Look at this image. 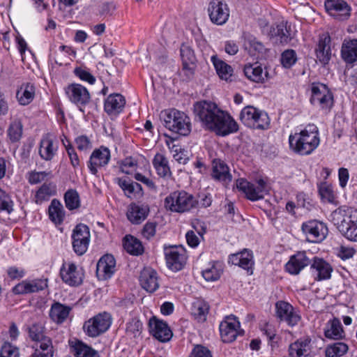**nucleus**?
<instances>
[{"label":"nucleus","instance_id":"obj_63","mask_svg":"<svg viewBox=\"0 0 357 357\" xmlns=\"http://www.w3.org/2000/svg\"><path fill=\"white\" fill-rule=\"evenodd\" d=\"M65 146L72 166L74 168L77 167L79 165V159L73 146L70 144Z\"/></svg>","mask_w":357,"mask_h":357},{"label":"nucleus","instance_id":"obj_44","mask_svg":"<svg viewBox=\"0 0 357 357\" xmlns=\"http://www.w3.org/2000/svg\"><path fill=\"white\" fill-rule=\"evenodd\" d=\"M124 249L130 255H139L144 252L142 243L131 235H126L123 240Z\"/></svg>","mask_w":357,"mask_h":357},{"label":"nucleus","instance_id":"obj_19","mask_svg":"<svg viewBox=\"0 0 357 357\" xmlns=\"http://www.w3.org/2000/svg\"><path fill=\"white\" fill-rule=\"evenodd\" d=\"M60 275L63 282L69 286H79L83 281L84 273L82 269L73 263L63 264L60 270Z\"/></svg>","mask_w":357,"mask_h":357},{"label":"nucleus","instance_id":"obj_1","mask_svg":"<svg viewBox=\"0 0 357 357\" xmlns=\"http://www.w3.org/2000/svg\"><path fill=\"white\" fill-rule=\"evenodd\" d=\"M195 120L205 130L213 132L218 136L225 137L238 130V125L234 118L222 109L215 102L201 100L194 104Z\"/></svg>","mask_w":357,"mask_h":357},{"label":"nucleus","instance_id":"obj_31","mask_svg":"<svg viewBox=\"0 0 357 357\" xmlns=\"http://www.w3.org/2000/svg\"><path fill=\"white\" fill-rule=\"evenodd\" d=\"M139 282L142 287L150 293L155 291L159 287L157 273L151 268L142 271Z\"/></svg>","mask_w":357,"mask_h":357},{"label":"nucleus","instance_id":"obj_37","mask_svg":"<svg viewBox=\"0 0 357 357\" xmlns=\"http://www.w3.org/2000/svg\"><path fill=\"white\" fill-rule=\"evenodd\" d=\"M71 308L60 303H54L50 310V319L56 324L63 323L68 318Z\"/></svg>","mask_w":357,"mask_h":357},{"label":"nucleus","instance_id":"obj_51","mask_svg":"<svg viewBox=\"0 0 357 357\" xmlns=\"http://www.w3.org/2000/svg\"><path fill=\"white\" fill-rule=\"evenodd\" d=\"M167 144L171 152L173 153V158L180 164H186L189 160L188 153L185 150L181 149L179 146L173 144L170 146V143L167 142Z\"/></svg>","mask_w":357,"mask_h":357},{"label":"nucleus","instance_id":"obj_21","mask_svg":"<svg viewBox=\"0 0 357 357\" xmlns=\"http://www.w3.org/2000/svg\"><path fill=\"white\" fill-rule=\"evenodd\" d=\"M47 287V279H35L32 280H24L13 288V292L15 294H25L38 292Z\"/></svg>","mask_w":357,"mask_h":357},{"label":"nucleus","instance_id":"obj_34","mask_svg":"<svg viewBox=\"0 0 357 357\" xmlns=\"http://www.w3.org/2000/svg\"><path fill=\"white\" fill-rule=\"evenodd\" d=\"M153 168L157 174L161 178L172 176V172L167 157L162 153H157L152 160Z\"/></svg>","mask_w":357,"mask_h":357},{"label":"nucleus","instance_id":"obj_17","mask_svg":"<svg viewBox=\"0 0 357 357\" xmlns=\"http://www.w3.org/2000/svg\"><path fill=\"white\" fill-rule=\"evenodd\" d=\"M220 333L224 342H232L240 334V322L234 315L227 317L220 324Z\"/></svg>","mask_w":357,"mask_h":357},{"label":"nucleus","instance_id":"obj_27","mask_svg":"<svg viewBox=\"0 0 357 357\" xmlns=\"http://www.w3.org/2000/svg\"><path fill=\"white\" fill-rule=\"evenodd\" d=\"M310 271L315 280H324L331 278L333 268L323 259L314 257L310 266Z\"/></svg>","mask_w":357,"mask_h":357},{"label":"nucleus","instance_id":"obj_28","mask_svg":"<svg viewBox=\"0 0 357 357\" xmlns=\"http://www.w3.org/2000/svg\"><path fill=\"white\" fill-rule=\"evenodd\" d=\"M36 86L30 82H24L18 86L16 91V99L22 106L29 105L35 98Z\"/></svg>","mask_w":357,"mask_h":357},{"label":"nucleus","instance_id":"obj_58","mask_svg":"<svg viewBox=\"0 0 357 357\" xmlns=\"http://www.w3.org/2000/svg\"><path fill=\"white\" fill-rule=\"evenodd\" d=\"M142 330V323L137 319H132L128 324L126 327V331L128 334L132 335L134 337H137L140 335Z\"/></svg>","mask_w":357,"mask_h":357},{"label":"nucleus","instance_id":"obj_8","mask_svg":"<svg viewBox=\"0 0 357 357\" xmlns=\"http://www.w3.org/2000/svg\"><path fill=\"white\" fill-rule=\"evenodd\" d=\"M112 323V315L109 312H102L86 321L83 330L89 337H96L107 331Z\"/></svg>","mask_w":357,"mask_h":357},{"label":"nucleus","instance_id":"obj_48","mask_svg":"<svg viewBox=\"0 0 357 357\" xmlns=\"http://www.w3.org/2000/svg\"><path fill=\"white\" fill-rule=\"evenodd\" d=\"M55 194V187L51 183H44L36 192V202L42 203Z\"/></svg>","mask_w":357,"mask_h":357},{"label":"nucleus","instance_id":"obj_56","mask_svg":"<svg viewBox=\"0 0 357 357\" xmlns=\"http://www.w3.org/2000/svg\"><path fill=\"white\" fill-rule=\"evenodd\" d=\"M244 45L245 49L248 50L252 54H255V52H262L264 50L263 44L252 37L245 40Z\"/></svg>","mask_w":357,"mask_h":357},{"label":"nucleus","instance_id":"obj_33","mask_svg":"<svg viewBox=\"0 0 357 357\" xmlns=\"http://www.w3.org/2000/svg\"><path fill=\"white\" fill-rule=\"evenodd\" d=\"M331 37L328 35H323L319 38L316 55L322 64H326L331 57Z\"/></svg>","mask_w":357,"mask_h":357},{"label":"nucleus","instance_id":"obj_30","mask_svg":"<svg viewBox=\"0 0 357 357\" xmlns=\"http://www.w3.org/2000/svg\"><path fill=\"white\" fill-rule=\"evenodd\" d=\"M243 72L248 79L257 83H264L268 79V73L264 71L258 63L246 64Z\"/></svg>","mask_w":357,"mask_h":357},{"label":"nucleus","instance_id":"obj_15","mask_svg":"<svg viewBox=\"0 0 357 357\" xmlns=\"http://www.w3.org/2000/svg\"><path fill=\"white\" fill-rule=\"evenodd\" d=\"M211 21L217 25L225 24L229 17V9L222 0H211L208 7Z\"/></svg>","mask_w":357,"mask_h":357},{"label":"nucleus","instance_id":"obj_40","mask_svg":"<svg viewBox=\"0 0 357 357\" xmlns=\"http://www.w3.org/2000/svg\"><path fill=\"white\" fill-rule=\"evenodd\" d=\"M48 213L50 219L56 225H61L65 218V211L62 204L54 199L49 206Z\"/></svg>","mask_w":357,"mask_h":357},{"label":"nucleus","instance_id":"obj_45","mask_svg":"<svg viewBox=\"0 0 357 357\" xmlns=\"http://www.w3.org/2000/svg\"><path fill=\"white\" fill-rule=\"evenodd\" d=\"M208 310V304L203 300L196 301L192 304V314L199 321H204L206 319Z\"/></svg>","mask_w":357,"mask_h":357},{"label":"nucleus","instance_id":"obj_3","mask_svg":"<svg viewBox=\"0 0 357 357\" xmlns=\"http://www.w3.org/2000/svg\"><path fill=\"white\" fill-rule=\"evenodd\" d=\"M331 220L347 239L357 242V209L340 207L331 214Z\"/></svg>","mask_w":357,"mask_h":357},{"label":"nucleus","instance_id":"obj_6","mask_svg":"<svg viewBox=\"0 0 357 357\" xmlns=\"http://www.w3.org/2000/svg\"><path fill=\"white\" fill-rule=\"evenodd\" d=\"M241 121L247 127L266 130L269 128L270 118L268 114L253 106H246L241 112Z\"/></svg>","mask_w":357,"mask_h":357},{"label":"nucleus","instance_id":"obj_52","mask_svg":"<svg viewBox=\"0 0 357 357\" xmlns=\"http://www.w3.org/2000/svg\"><path fill=\"white\" fill-rule=\"evenodd\" d=\"M319 194L324 202L333 203L335 200V195L331 185L326 182L321 183L319 185Z\"/></svg>","mask_w":357,"mask_h":357},{"label":"nucleus","instance_id":"obj_7","mask_svg":"<svg viewBox=\"0 0 357 357\" xmlns=\"http://www.w3.org/2000/svg\"><path fill=\"white\" fill-rule=\"evenodd\" d=\"M310 91V103L321 110L329 112L333 105L334 100L333 93L328 87L319 82L312 83Z\"/></svg>","mask_w":357,"mask_h":357},{"label":"nucleus","instance_id":"obj_12","mask_svg":"<svg viewBox=\"0 0 357 357\" xmlns=\"http://www.w3.org/2000/svg\"><path fill=\"white\" fill-rule=\"evenodd\" d=\"M164 252L166 264L169 269L176 272L183 268L187 256L185 250L182 246L165 247Z\"/></svg>","mask_w":357,"mask_h":357},{"label":"nucleus","instance_id":"obj_18","mask_svg":"<svg viewBox=\"0 0 357 357\" xmlns=\"http://www.w3.org/2000/svg\"><path fill=\"white\" fill-rule=\"evenodd\" d=\"M276 315L280 321H285L289 326H294L301 321V315L287 302L278 301L275 304Z\"/></svg>","mask_w":357,"mask_h":357},{"label":"nucleus","instance_id":"obj_16","mask_svg":"<svg viewBox=\"0 0 357 357\" xmlns=\"http://www.w3.org/2000/svg\"><path fill=\"white\" fill-rule=\"evenodd\" d=\"M110 158L111 153L108 148L101 146L98 149H94L87 162V167L90 172L96 175L98 169L107 166Z\"/></svg>","mask_w":357,"mask_h":357},{"label":"nucleus","instance_id":"obj_43","mask_svg":"<svg viewBox=\"0 0 357 357\" xmlns=\"http://www.w3.org/2000/svg\"><path fill=\"white\" fill-rule=\"evenodd\" d=\"M222 271V264L220 262L213 261L202 270V275L205 280L214 282L220 279Z\"/></svg>","mask_w":357,"mask_h":357},{"label":"nucleus","instance_id":"obj_49","mask_svg":"<svg viewBox=\"0 0 357 357\" xmlns=\"http://www.w3.org/2000/svg\"><path fill=\"white\" fill-rule=\"evenodd\" d=\"M66 206L69 210H74L79 207V196L75 190H68L64 195Z\"/></svg>","mask_w":357,"mask_h":357},{"label":"nucleus","instance_id":"obj_39","mask_svg":"<svg viewBox=\"0 0 357 357\" xmlns=\"http://www.w3.org/2000/svg\"><path fill=\"white\" fill-rule=\"evenodd\" d=\"M326 337L333 340H340L344 337L345 334L340 321L334 318L328 321L324 330Z\"/></svg>","mask_w":357,"mask_h":357},{"label":"nucleus","instance_id":"obj_50","mask_svg":"<svg viewBox=\"0 0 357 357\" xmlns=\"http://www.w3.org/2000/svg\"><path fill=\"white\" fill-rule=\"evenodd\" d=\"M35 348V351H39L40 353L50 354L53 356L54 350L52 342L50 337L45 336L41 340L36 342L35 345L33 347Z\"/></svg>","mask_w":357,"mask_h":357},{"label":"nucleus","instance_id":"obj_26","mask_svg":"<svg viewBox=\"0 0 357 357\" xmlns=\"http://www.w3.org/2000/svg\"><path fill=\"white\" fill-rule=\"evenodd\" d=\"M310 338H301L289 347V357H312L313 356Z\"/></svg>","mask_w":357,"mask_h":357},{"label":"nucleus","instance_id":"obj_42","mask_svg":"<svg viewBox=\"0 0 357 357\" xmlns=\"http://www.w3.org/2000/svg\"><path fill=\"white\" fill-rule=\"evenodd\" d=\"M57 147L54 146L53 140L48 136L44 137L40 143L39 155L45 160H51L56 152Z\"/></svg>","mask_w":357,"mask_h":357},{"label":"nucleus","instance_id":"obj_60","mask_svg":"<svg viewBox=\"0 0 357 357\" xmlns=\"http://www.w3.org/2000/svg\"><path fill=\"white\" fill-rule=\"evenodd\" d=\"M189 357H212V354L208 348L201 344H197Z\"/></svg>","mask_w":357,"mask_h":357},{"label":"nucleus","instance_id":"obj_36","mask_svg":"<svg viewBox=\"0 0 357 357\" xmlns=\"http://www.w3.org/2000/svg\"><path fill=\"white\" fill-rule=\"evenodd\" d=\"M211 60L219 77L225 81H231L234 73L232 67L216 55L212 56Z\"/></svg>","mask_w":357,"mask_h":357},{"label":"nucleus","instance_id":"obj_61","mask_svg":"<svg viewBox=\"0 0 357 357\" xmlns=\"http://www.w3.org/2000/svg\"><path fill=\"white\" fill-rule=\"evenodd\" d=\"M356 252V251L354 248L342 245L338 250L337 255L342 260H347L352 258Z\"/></svg>","mask_w":357,"mask_h":357},{"label":"nucleus","instance_id":"obj_47","mask_svg":"<svg viewBox=\"0 0 357 357\" xmlns=\"http://www.w3.org/2000/svg\"><path fill=\"white\" fill-rule=\"evenodd\" d=\"M22 123L19 119H15L10 123L8 129V136L11 142L20 141L22 136Z\"/></svg>","mask_w":357,"mask_h":357},{"label":"nucleus","instance_id":"obj_11","mask_svg":"<svg viewBox=\"0 0 357 357\" xmlns=\"http://www.w3.org/2000/svg\"><path fill=\"white\" fill-rule=\"evenodd\" d=\"M71 237L74 252L79 256L84 255L90 242L89 228L84 224H78L74 228Z\"/></svg>","mask_w":357,"mask_h":357},{"label":"nucleus","instance_id":"obj_35","mask_svg":"<svg viewBox=\"0 0 357 357\" xmlns=\"http://www.w3.org/2000/svg\"><path fill=\"white\" fill-rule=\"evenodd\" d=\"M268 36L271 38H276L277 40L282 44H287L291 39L287 22L271 26Z\"/></svg>","mask_w":357,"mask_h":357},{"label":"nucleus","instance_id":"obj_32","mask_svg":"<svg viewBox=\"0 0 357 357\" xmlns=\"http://www.w3.org/2000/svg\"><path fill=\"white\" fill-rule=\"evenodd\" d=\"M126 105L125 98L120 93L110 94L105 100V111L109 115L118 114Z\"/></svg>","mask_w":357,"mask_h":357},{"label":"nucleus","instance_id":"obj_25","mask_svg":"<svg viewBox=\"0 0 357 357\" xmlns=\"http://www.w3.org/2000/svg\"><path fill=\"white\" fill-rule=\"evenodd\" d=\"M116 261L112 255L102 257L96 266V274L101 280L110 278L115 271Z\"/></svg>","mask_w":357,"mask_h":357},{"label":"nucleus","instance_id":"obj_59","mask_svg":"<svg viewBox=\"0 0 357 357\" xmlns=\"http://www.w3.org/2000/svg\"><path fill=\"white\" fill-rule=\"evenodd\" d=\"M143 195L142 188L140 184L132 181L131 185L126 191L125 195L130 199H135L142 197Z\"/></svg>","mask_w":357,"mask_h":357},{"label":"nucleus","instance_id":"obj_22","mask_svg":"<svg viewBox=\"0 0 357 357\" xmlns=\"http://www.w3.org/2000/svg\"><path fill=\"white\" fill-rule=\"evenodd\" d=\"M311 262L305 251L297 252L290 257L285 265V270L291 275H298L305 267Z\"/></svg>","mask_w":357,"mask_h":357},{"label":"nucleus","instance_id":"obj_57","mask_svg":"<svg viewBox=\"0 0 357 357\" xmlns=\"http://www.w3.org/2000/svg\"><path fill=\"white\" fill-rule=\"evenodd\" d=\"M19 349L9 342H5L0 351V357H19Z\"/></svg>","mask_w":357,"mask_h":357},{"label":"nucleus","instance_id":"obj_2","mask_svg":"<svg viewBox=\"0 0 357 357\" xmlns=\"http://www.w3.org/2000/svg\"><path fill=\"white\" fill-rule=\"evenodd\" d=\"M289 146L301 155L311 154L319 145V130L314 124H308L299 132L290 135Z\"/></svg>","mask_w":357,"mask_h":357},{"label":"nucleus","instance_id":"obj_55","mask_svg":"<svg viewBox=\"0 0 357 357\" xmlns=\"http://www.w3.org/2000/svg\"><path fill=\"white\" fill-rule=\"evenodd\" d=\"M74 73L81 80L86 82L90 84H93L96 82V77L86 68L77 67L74 70Z\"/></svg>","mask_w":357,"mask_h":357},{"label":"nucleus","instance_id":"obj_62","mask_svg":"<svg viewBox=\"0 0 357 357\" xmlns=\"http://www.w3.org/2000/svg\"><path fill=\"white\" fill-rule=\"evenodd\" d=\"M77 148L79 151H86L91 149V143L90 139L86 135H80L75 138Z\"/></svg>","mask_w":357,"mask_h":357},{"label":"nucleus","instance_id":"obj_24","mask_svg":"<svg viewBox=\"0 0 357 357\" xmlns=\"http://www.w3.org/2000/svg\"><path fill=\"white\" fill-rule=\"evenodd\" d=\"M211 177L216 181L227 185L232 180L228 165L220 159H214L212 162Z\"/></svg>","mask_w":357,"mask_h":357},{"label":"nucleus","instance_id":"obj_53","mask_svg":"<svg viewBox=\"0 0 357 357\" xmlns=\"http://www.w3.org/2000/svg\"><path fill=\"white\" fill-rule=\"evenodd\" d=\"M280 61L284 68H290L297 61L296 52L294 50H287L284 51L282 53Z\"/></svg>","mask_w":357,"mask_h":357},{"label":"nucleus","instance_id":"obj_14","mask_svg":"<svg viewBox=\"0 0 357 357\" xmlns=\"http://www.w3.org/2000/svg\"><path fill=\"white\" fill-rule=\"evenodd\" d=\"M324 7L326 13L337 21H344L351 16V8L344 0H326Z\"/></svg>","mask_w":357,"mask_h":357},{"label":"nucleus","instance_id":"obj_23","mask_svg":"<svg viewBox=\"0 0 357 357\" xmlns=\"http://www.w3.org/2000/svg\"><path fill=\"white\" fill-rule=\"evenodd\" d=\"M229 263L246 270L252 273V269L255 264L253 255L252 251L244 249L243 251L232 254L229 256Z\"/></svg>","mask_w":357,"mask_h":357},{"label":"nucleus","instance_id":"obj_4","mask_svg":"<svg viewBox=\"0 0 357 357\" xmlns=\"http://www.w3.org/2000/svg\"><path fill=\"white\" fill-rule=\"evenodd\" d=\"M165 207L174 213H183L197 207L198 200L193 195L183 190H175L164 200Z\"/></svg>","mask_w":357,"mask_h":357},{"label":"nucleus","instance_id":"obj_9","mask_svg":"<svg viewBox=\"0 0 357 357\" xmlns=\"http://www.w3.org/2000/svg\"><path fill=\"white\" fill-rule=\"evenodd\" d=\"M236 187L244 192L246 197L251 201L263 199L268 192L267 183L261 178L257 180L255 183H250L241 178L237 180Z\"/></svg>","mask_w":357,"mask_h":357},{"label":"nucleus","instance_id":"obj_41","mask_svg":"<svg viewBox=\"0 0 357 357\" xmlns=\"http://www.w3.org/2000/svg\"><path fill=\"white\" fill-rule=\"evenodd\" d=\"M71 350L76 357H100L96 350L79 340L71 345Z\"/></svg>","mask_w":357,"mask_h":357},{"label":"nucleus","instance_id":"obj_20","mask_svg":"<svg viewBox=\"0 0 357 357\" xmlns=\"http://www.w3.org/2000/svg\"><path fill=\"white\" fill-rule=\"evenodd\" d=\"M149 328L151 335L162 342L171 340L173 333L168 324L156 317H152L149 321Z\"/></svg>","mask_w":357,"mask_h":357},{"label":"nucleus","instance_id":"obj_13","mask_svg":"<svg viewBox=\"0 0 357 357\" xmlns=\"http://www.w3.org/2000/svg\"><path fill=\"white\" fill-rule=\"evenodd\" d=\"M302 230L309 241L319 243L324 240L328 234V227L322 222L312 220L303 223Z\"/></svg>","mask_w":357,"mask_h":357},{"label":"nucleus","instance_id":"obj_5","mask_svg":"<svg viewBox=\"0 0 357 357\" xmlns=\"http://www.w3.org/2000/svg\"><path fill=\"white\" fill-rule=\"evenodd\" d=\"M160 119L169 130L183 136H187L191 130L190 118L183 112L172 109L161 112Z\"/></svg>","mask_w":357,"mask_h":357},{"label":"nucleus","instance_id":"obj_54","mask_svg":"<svg viewBox=\"0 0 357 357\" xmlns=\"http://www.w3.org/2000/svg\"><path fill=\"white\" fill-rule=\"evenodd\" d=\"M13 202L10 196L0 188V211H6L10 213L13 211Z\"/></svg>","mask_w":357,"mask_h":357},{"label":"nucleus","instance_id":"obj_10","mask_svg":"<svg viewBox=\"0 0 357 357\" xmlns=\"http://www.w3.org/2000/svg\"><path fill=\"white\" fill-rule=\"evenodd\" d=\"M64 91L68 100L84 113V108L91 100L87 89L79 84H70L64 88Z\"/></svg>","mask_w":357,"mask_h":357},{"label":"nucleus","instance_id":"obj_64","mask_svg":"<svg viewBox=\"0 0 357 357\" xmlns=\"http://www.w3.org/2000/svg\"><path fill=\"white\" fill-rule=\"evenodd\" d=\"M7 274L12 280L20 279L25 275V271L17 266H10L7 269Z\"/></svg>","mask_w":357,"mask_h":357},{"label":"nucleus","instance_id":"obj_38","mask_svg":"<svg viewBox=\"0 0 357 357\" xmlns=\"http://www.w3.org/2000/svg\"><path fill=\"white\" fill-rule=\"evenodd\" d=\"M341 55L347 63H353L357 61V39L344 40L342 45Z\"/></svg>","mask_w":357,"mask_h":357},{"label":"nucleus","instance_id":"obj_46","mask_svg":"<svg viewBox=\"0 0 357 357\" xmlns=\"http://www.w3.org/2000/svg\"><path fill=\"white\" fill-rule=\"evenodd\" d=\"M349 349V346L342 342H337L328 345L326 349V357H341L344 356Z\"/></svg>","mask_w":357,"mask_h":357},{"label":"nucleus","instance_id":"obj_29","mask_svg":"<svg viewBox=\"0 0 357 357\" xmlns=\"http://www.w3.org/2000/svg\"><path fill=\"white\" fill-rule=\"evenodd\" d=\"M149 213V207L144 204H131L126 213L128 220L135 225L142 223Z\"/></svg>","mask_w":357,"mask_h":357}]
</instances>
